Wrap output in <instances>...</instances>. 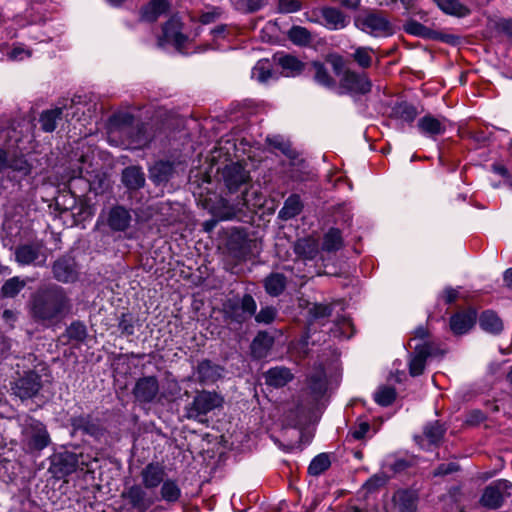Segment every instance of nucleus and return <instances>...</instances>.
<instances>
[{
	"label": "nucleus",
	"mask_w": 512,
	"mask_h": 512,
	"mask_svg": "<svg viewBox=\"0 0 512 512\" xmlns=\"http://www.w3.org/2000/svg\"><path fill=\"white\" fill-rule=\"evenodd\" d=\"M16 419L21 427V443L27 452L41 451L50 444V435L41 421L28 414H20Z\"/></svg>",
	"instance_id": "1"
},
{
	"label": "nucleus",
	"mask_w": 512,
	"mask_h": 512,
	"mask_svg": "<svg viewBox=\"0 0 512 512\" xmlns=\"http://www.w3.org/2000/svg\"><path fill=\"white\" fill-rule=\"evenodd\" d=\"M66 297L61 289L37 292L32 301V313L41 320L56 318L66 306Z\"/></svg>",
	"instance_id": "2"
},
{
	"label": "nucleus",
	"mask_w": 512,
	"mask_h": 512,
	"mask_svg": "<svg viewBox=\"0 0 512 512\" xmlns=\"http://www.w3.org/2000/svg\"><path fill=\"white\" fill-rule=\"evenodd\" d=\"M132 118L129 115L114 116L111 118L108 125V142L114 146H127L132 148H141L146 145L147 139L143 137L142 130H138L136 138L131 140L124 138L127 137L132 127L130 125Z\"/></svg>",
	"instance_id": "3"
},
{
	"label": "nucleus",
	"mask_w": 512,
	"mask_h": 512,
	"mask_svg": "<svg viewBox=\"0 0 512 512\" xmlns=\"http://www.w3.org/2000/svg\"><path fill=\"white\" fill-rule=\"evenodd\" d=\"M223 403V397L217 392L202 390L196 393L192 403L187 407V416L203 422L209 412L221 408Z\"/></svg>",
	"instance_id": "4"
},
{
	"label": "nucleus",
	"mask_w": 512,
	"mask_h": 512,
	"mask_svg": "<svg viewBox=\"0 0 512 512\" xmlns=\"http://www.w3.org/2000/svg\"><path fill=\"white\" fill-rule=\"evenodd\" d=\"M256 302L249 294L242 298L233 297L223 303V313L226 319L242 323L256 312Z\"/></svg>",
	"instance_id": "5"
},
{
	"label": "nucleus",
	"mask_w": 512,
	"mask_h": 512,
	"mask_svg": "<svg viewBox=\"0 0 512 512\" xmlns=\"http://www.w3.org/2000/svg\"><path fill=\"white\" fill-rule=\"evenodd\" d=\"M512 495V484L500 479L487 486L481 496L480 503L489 509L499 508L504 500Z\"/></svg>",
	"instance_id": "6"
},
{
	"label": "nucleus",
	"mask_w": 512,
	"mask_h": 512,
	"mask_svg": "<svg viewBox=\"0 0 512 512\" xmlns=\"http://www.w3.org/2000/svg\"><path fill=\"white\" fill-rule=\"evenodd\" d=\"M79 467V457L72 452L56 454L51 462L50 471L58 479L74 473Z\"/></svg>",
	"instance_id": "7"
},
{
	"label": "nucleus",
	"mask_w": 512,
	"mask_h": 512,
	"mask_svg": "<svg viewBox=\"0 0 512 512\" xmlns=\"http://www.w3.org/2000/svg\"><path fill=\"white\" fill-rule=\"evenodd\" d=\"M41 387L40 376L34 371H29L15 382L13 391L21 400H26L34 397Z\"/></svg>",
	"instance_id": "8"
},
{
	"label": "nucleus",
	"mask_w": 512,
	"mask_h": 512,
	"mask_svg": "<svg viewBox=\"0 0 512 512\" xmlns=\"http://www.w3.org/2000/svg\"><path fill=\"white\" fill-rule=\"evenodd\" d=\"M223 180L230 192H235L250 181L249 172L240 163L226 165L222 172Z\"/></svg>",
	"instance_id": "9"
},
{
	"label": "nucleus",
	"mask_w": 512,
	"mask_h": 512,
	"mask_svg": "<svg viewBox=\"0 0 512 512\" xmlns=\"http://www.w3.org/2000/svg\"><path fill=\"white\" fill-rule=\"evenodd\" d=\"M371 82L365 74L345 71L340 79V87L348 93L365 94L371 90Z\"/></svg>",
	"instance_id": "10"
},
{
	"label": "nucleus",
	"mask_w": 512,
	"mask_h": 512,
	"mask_svg": "<svg viewBox=\"0 0 512 512\" xmlns=\"http://www.w3.org/2000/svg\"><path fill=\"white\" fill-rule=\"evenodd\" d=\"M159 392L156 377L147 376L140 378L133 389V394L139 402L148 403L155 399Z\"/></svg>",
	"instance_id": "11"
},
{
	"label": "nucleus",
	"mask_w": 512,
	"mask_h": 512,
	"mask_svg": "<svg viewBox=\"0 0 512 512\" xmlns=\"http://www.w3.org/2000/svg\"><path fill=\"white\" fill-rule=\"evenodd\" d=\"M358 28L365 30L370 29L374 32H383L390 29L389 22L382 13L365 12L360 14L356 19Z\"/></svg>",
	"instance_id": "12"
},
{
	"label": "nucleus",
	"mask_w": 512,
	"mask_h": 512,
	"mask_svg": "<svg viewBox=\"0 0 512 512\" xmlns=\"http://www.w3.org/2000/svg\"><path fill=\"white\" fill-rule=\"evenodd\" d=\"M54 277L61 282L68 283L77 279V269L74 259L71 257H62L53 265Z\"/></svg>",
	"instance_id": "13"
},
{
	"label": "nucleus",
	"mask_w": 512,
	"mask_h": 512,
	"mask_svg": "<svg viewBox=\"0 0 512 512\" xmlns=\"http://www.w3.org/2000/svg\"><path fill=\"white\" fill-rule=\"evenodd\" d=\"M15 257L20 265L38 264L44 261L41 245L38 243L24 244L17 247Z\"/></svg>",
	"instance_id": "14"
},
{
	"label": "nucleus",
	"mask_w": 512,
	"mask_h": 512,
	"mask_svg": "<svg viewBox=\"0 0 512 512\" xmlns=\"http://www.w3.org/2000/svg\"><path fill=\"white\" fill-rule=\"evenodd\" d=\"M477 313L473 309L459 312L450 318V328L456 335L467 333L475 324Z\"/></svg>",
	"instance_id": "15"
},
{
	"label": "nucleus",
	"mask_w": 512,
	"mask_h": 512,
	"mask_svg": "<svg viewBox=\"0 0 512 512\" xmlns=\"http://www.w3.org/2000/svg\"><path fill=\"white\" fill-rule=\"evenodd\" d=\"M431 354L428 343L416 344L414 352L409 361V372L412 376H419L423 373L426 359Z\"/></svg>",
	"instance_id": "16"
},
{
	"label": "nucleus",
	"mask_w": 512,
	"mask_h": 512,
	"mask_svg": "<svg viewBox=\"0 0 512 512\" xmlns=\"http://www.w3.org/2000/svg\"><path fill=\"white\" fill-rule=\"evenodd\" d=\"M165 468L159 463L148 464L141 472L142 483L147 489L158 487L164 482Z\"/></svg>",
	"instance_id": "17"
},
{
	"label": "nucleus",
	"mask_w": 512,
	"mask_h": 512,
	"mask_svg": "<svg viewBox=\"0 0 512 512\" xmlns=\"http://www.w3.org/2000/svg\"><path fill=\"white\" fill-rule=\"evenodd\" d=\"M417 127L423 135L435 137L445 132L446 121L432 115H426L419 119Z\"/></svg>",
	"instance_id": "18"
},
{
	"label": "nucleus",
	"mask_w": 512,
	"mask_h": 512,
	"mask_svg": "<svg viewBox=\"0 0 512 512\" xmlns=\"http://www.w3.org/2000/svg\"><path fill=\"white\" fill-rule=\"evenodd\" d=\"M170 7L168 0H151L140 11V18L145 22H154Z\"/></svg>",
	"instance_id": "19"
},
{
	"label": "nucleus",
	"mask_w": 512,
	"mask_h": 512,
	"mask_svg": "<svg viewBox=\"0 0 512 512\" xmlns=\"http://www.w3.org/2000/svg\"><path fill=\"white\" fill-rule=\"evenodd\" d=\"M293 377L290 369L283 366L271 368L264 375L266 384L276 388L285 386Z\"/></svg>",
	"instance_id": "20"
},
{
	"label": "nucleus",
	"mask_w": 512,
	"mask_h": 512,
	"mask_svg": "<svg viewBox=\"0 0 512 512\" xmlns=\"http://www.w3.org/2000/svg\"><path fill=\"white\" fill-rule=\"evenodd\" d=\"M131 222V215L128 210L121 206L113 207L108 215L107 223L114 231H124Z\"/></svg>",
	"instance_id": "21"
},
{
	"label": "nucleus",
	"mask_w": 512,
	"mask_h": 512,
	"mask_svg": "<svg viewBox=\"0 0 512 512\" xmlns=\"http://www.w3.org/2000/svg\"><path fill=\"white\" fill-rule=\"evenodd\" d=\"M223 368L209 360H203L197 367L198 379L201 383H214L222 377Z\"/></svg>",
	"instance_id": "22"
},
{
	"label": "nucleus",
	"mask_w": 512,
	"mask_h": 512,
	"mask_svg": "<svg viewBox=\"0 0 512 512\" xmlns=\"http://www.w3.org/2000/svg\"><path fill=\"white\" fill-rule=\"evenodd\" d=\"M415 509L414 495L406 490L397 491L392 497V512H413Z\"/></svg>",
	"instance_id": "23"
},
{
	"label": "nucleus",
	"mask_w": 512,
	"mask_h": 512,
	"mask_svg": "<svg viewBox=\"0 0 512 512\" xmlns=\"http://www.w3.org/2000/svg\"><path fill=\"white\" fill-rule=\"evenodd\" d=\"M188 41L187 34H160L157 45L164 50H175L185 52V42Z\"/></svg>",
	"instance_id": "24"
},
{
	"label": "nucleus",
	"mask_w": 512,
	"mask_h": 512,
	"mask_svg": "<svg viewBox=\"0 0 512 512\" xmlns=\"http://www.w3.org/2000/svg\"><path fill=\"white\" fill-rule=\"evenodd\" d=\"M122 182L128 189H140L145 184V176L142 169L138 166L125 168L122 172Z\"/></svg>",
	"instance_id": "25"
},
{
	"label": "nucleus",
	"mask_w": 512,
	"mask_h": 512,
	"mask_svg": "<svg viewBox=\"0 0 512 512\" xmlns=\"http://www.w3.org/2000/svg\"><path fill=\"white\" fill-rule=\"evenodd\" d=\"M322 22L330 30L343 29L347 24L346 17L335 8H325L322 10Z\"/></svg>",
	"instance_id": "26"
},
{
	"label": "nucleus",
	"mask_w": 512,
	"mask_h": 512,
	"mask_svg": "<svg viewBox=\"0 0 512 512\" xmlns=\"http://www.w3.org/2000/svg\"><path fill=\"white\" fill-rule=\"evenodd\" d=\"M295 253L304 259H314L318 254V242L311 238H302L296 241Z\"/></svg>",
	"instance_id": "27"
},
{
	"label": "nucleus",
	"mask_w": 512,
	"mask_h": 512,
	"mask_svg": "<svg viewBox=\"0 0 512 512\" xmlns=\"http://www.w3.org/2000/svg\"><path fill=\"white\" fill-rule=\"evenodd\" d=\"M125 498L139 512H143L149 506L146 500V493L139 486H132L125 494Z\"/></svg>",
	"instance_id": "28"
},
{
	"label": "nucleus",
	"mask_w": 512,
	"mask_h": 512,
	"mask_svg": "<svg viewBox=\"0 0 512 512\" xmlns=\"http://www.w3.org/2000/svg\"><path fill=\"white\" fill-rule=\"evenodd\" d=\"M479 324L484 331L492 334H498L503 329L502 320L493 311L483 312Z\"/></svg>",
	"instance_id": "29"
},
{
	"label": "nucleus",
	"mask_w": 512,
	"mask_h": 512,
	"mask_svg": "<svg viewBox=\"0 0 512 512\" xmlns=\"http://www.w3.org/2000/svg\"><path fill=\"white\" fill-rule=\"evenodd\" d=\"M153 182L160 184L170 179L173 174V166L169 162H156L149 170Z\"/></svg>",
	"instance_id": "30"
},
{
	"label": "nucleus",
	"mask_w": 512,
	"mask_h": 512,
	"mask_svg": "<svg viewBox=\"0 0 512 512\" xmlns=\"http://www.w3.org/2000/svg\"><path fill=\"white\" fill-rule=\"evenodd\" d=\"M272 338L265 332H260L251 344V351L254 357L263 358L267 355L272 346Z\"/></svg>",
	"instance_id": "31"
},
{
	"label": "nucleus",
	"mask_w": 512,
	"mask_h": 512,
	"mask_svg": "<svg viewBox=\"0 0 512 512\" xmlns=\"http://www.w3.org/2000/svg\"><path fill=\"white\" fill-rule=\"evenodd\" d=\"M437 6L446 14L464 17L469 14V9L458 0H433Z\"/></svg>",
	"instance_id": "32"
},
{
	"label": "nucleus",
	"mask_w": 512,
	"mask_h": 512,
	"mask_svg": "<svg viewBox=\"0 0 512 512\" xmlns=\"http://www.w3.org/2000/svg\"><path fill=\"white\" fill-rule=\"evenodd\" d=\"M302 203L298 195H291L287 198L284 206L279 211V217L288 220L298 215L302 210Z\"/></svg>",
	"instance_id": "33"
},
{
	"label": "nucleus",
	"mask_w": 512,
	"mask_h": 512,
	"mask_svg": "<svg viewBox=\"0 0 512 512\" xmlns=\"http://www.w3.org/2000/svg\"><path fill=\"white\" fill-rule=\"evenodd\" d=\"M160 494L162 500L169 503H174L180 499L181 489L176 480L166 479L162 483Z\"/></svg>",
	"instance_id": "34"
},
{
	"label": "nucleus",
	"mask_w": 512,
	"mask_h": 512,
	"mask_svg": "<svg viewBox=\"0 0 512 512\" xmlns=\"http://www.w3.org/2000/svg\"><path fill=\"white\" fill-rule=\"evenodd\" d=\"M64 107H56L54 109L44 111L40 116L41 128L45 132H52L56 128V122L61 118Z\"/></svg>",
	"instance_id": "35"
},
{
	"label": "nucleus",
	"mask_w": 512,
	"mask_h": 512,
	"mask_svg": "<svg viewBox=\"0 0 512 512\" xmlns=\"http://www.w3.org/2000/svg\"><path fill=\"white\" fill-rule=\"evenodd\" d=\"M278 64L282 67L286 76H295L303 69L301 61L291 55L279 56Z\"/></svg>",
	"instance_id": "36"
},
{
	"label": "nucleus",
	"mask_w": 512,
	"mask_h": 512,
	"mask_svg": "<svg viewBox=\"0 0 512 512\" xmlns=\"http://www.w3.org/2000/svg\"><path fill=\"white\" fill-rule=\"evenodd\" d=\"M343 245L341 232L336 228H331L323 238L322 249L327 252L339 250Z\"/></svg>",
	"instance_id": "37"
},
{
	"label": "nucleus",
	"mask_w": 512,
	"mask_h": 512,
	"mask_svg": "<svg viewBox=\"0 0 512 512\" xmlns=\"http://www.w3.org/2000/svg\"><path fill=\"white\" fill-rule=\"evenodd\" d=\"M445 429L438 422L435 421L425 426L423 436L420 437L422 441L426 440L429 444H437L442 439Z\"/></svg>",
	"instance_id": "38"
},
{
	"label": "nucleus",
	"mask_w": 512,
	"mask_h": 512,
	"mask_svg": "<svg viewBox=\"0 0 512 512\" xmlns=\"http://www.w3.org/2000/svg\"><path fill=\"white\" fill-rule=\"evenodd\" d=\"M331 465L330 457L326 453H321L314 457L308 466V473L312 476H319L325 472Z\"/></svg>",
	"instance_id": "39"
},
{
	"label": "nucleus",
	"mask_w": 512,
	"mask_h": 512,
	"mask_svg": "<svg viewBox=\"0 0 512 512\" xmlns=\"http://www.w3.org/2000/svg\"><path fill=\"white\" fill-rule=\"evenodd\" d=\"M285 277L281 274H272L265 280V288L268 294L278 296L285 288Z\"/></svg>",
	"instance_id": "40"
},
{
	"label": "nucleus",
	"mask_w": 512,
	"mask_h": 512,
	"mask_svg": "<svg viewBox=\"0 0 512 512\" xmlns=\"http://www.w3.org/2000/svg\"><path fill=\"white\" fill-rule=\"evenodd\" d=\"M309 387L313 393L321 394L325 390V371L322 366H319L315 372L309 376Z\"/></svg>",
	"instance_id": "41"
},
{
	"label": "nucleus",
	"mask_w": 512,
	"mask_h": 512,
	"mask_svg": "<svg viewBox=\"0 0 512 512\" xmlns=\"http://www.w3.org/2000/svg\"><path fill=\"white\" fill-rule=\"evenodd\" d=\"M315 81L325 87H333L335 80L329 75L327 69L319 62L313 63Z\"/></svg>",
	"instance_id": "42"
},
{
	"label": "nucleus",
	"mask_w": 512,
	"mask_h": 512,
	"mask_svg": "<svg viewBox=\"0 0 512 512\" xmlns=\"http://www.w3.org/2000/svg\"><path fill=\"white\" fill-rule=\"evenodd\" d=\"M25 286V282L20 280L19 277L8 279L1 287V293L5 297L16 296Z\"/></svg>",
	"instance_id": "43"
},
{
	"label": "nucleus",
	"mask_w": 512,
	"mask_h": 512,
	"mask_svg": "<svg viewBox=\"0 0 512 512\" xmlns=\"http://www.w3.org/2000/svg\"><path fill=\"white\" fill-rule=\"evenodd\" d=\"M396 397V391L393 387L382 386L374 394L375 401L381 406L390 405Z\"/></svg>",
	"instance_id": "44"
},
{
	"label": "nucleus",
	"mask_w": 512,
	"mask_h": 512,
	"mask_svg": "<svg viewBox=\"0 0 512 512\" xmlns=\"http://www.w3.org/2000/svg\"><path fill=\"white\" fill-rule=\"evenodd\" d=\"M394 112L399 119L408 123L413 122L418 114L416 108L408 103L398 104Z\"/></svg>",
	"instance_id": "45"
},
{
	"label": "nucleus",
	"mask_w": 512,
	"mask_h": 512,
	"mask_svg": "<svg viewBox=\"0 0 512 512\" xmlns=\"http://www.w3.org/2000/svg\"><path fill=\"white\" fill-rule=\"evenodd\" d=\"M67 336L71 340L82 342L87 336V330L84 324L73 322L66 330Z\"/></svg>",
	"instance_id": "46"
},
{
	"label": "nucleus",
	"mask_w": 512,
	"mask_h": 512,
	"mask_svg": "<svg viewBox=\"0 0 512 512\" xmlns=\"http://www.w3.org/2000/svg\"><path fill=\"white\" fill-rule=\"evenodd\" d=\"M252 77L259 82H266L271 77V71L267 61H259L252 70Z\"/></svg>",
	"instance_id": "47"
},
{
	"label": "nucleus",
	"mask_w": 512,
	"mask_h": 512,
	"mask_svg": "<svg viewBox=\"0 0 512 512\" xmlns=\"http://www.w3.org/2000/svg\"><path fill=\"white\" fill-rule=\"evenodd\" d=\"M423 39L427 40H437L441 42H445L451 45H457L460 42L459 34H417Z\"/></svg>",
	"instance_id": "48"
},
{
	"label": "nucleus",
	"mask_w": 512,
	"mask_h": 512,
	"mask_svg": "<svg viewBox=\"0 0 512 512\" xmlns=\"http://www.w3.org/2000/svg\"><path fill=\"white\" fill-rule=\"evenodd\" d=\"M119 329L123 334H134V319L130 313H123L119 319Z\"/></svg>",
	"instance_id": "49"
},
{
	"label": "nucleus",
	"mask_w": 512,
	"mask_h": 512,
	"mask_svg": "<svg viewBox=\"0 0 512 512\" xmlns=\"http://www.w3.org/2000/svg\"><path fill=\"white\" fill-rule=\"evenodd\" d=\"M263 6L262 0H237L236 7L242 12H255Z\"/></svg>",
	"instance_id": "50"
},
{
	"label": "nucleus",
	"mask_w": 512,
	"mask_h": 512,
	"mask_svg": "<svg viewBox=\"0 0 512 512\" xmlns=\"http://www.w3.org/2000/svg\"><path fill=\"white\" fill-rule=\"evenodd\" d=\"M355 61L363 68H367L371 65V50L367 48H358L354 53Z\"/></svg>",
	"instance_id": "51"
},
{
	"label": "nucleus",
	"mask_w": 512,
	"mask_h": 512,
	"mask_svg": "<svg viewBox=\"0 0 512 512\" xmlns=\"http://www.w3.org/2000/svg\"><path fill=\"white\" fill-rule=\"evenodd\" d=\"M14 171L21 172L26 175L30 172V165L23 157L14 158L11 161H8V167Z\"/></svg>",
	"instance_id": "52"
},
{
	"label": "nucleus",
	"mask_w": 512,
	"mask_h": 512,
	"mask_svg": "<svg viewBox=\"0 0 512 512\" xmlns=\"http://www.w3.org/2000/svg\"><path fill=\"white\" fill-rule=\"evenodd\" d=\"M183 29L182 18L178 15H172L163 27V32H180Z\"/></svg>",
	"instance_id": "53"
},
{
	"label": "nucleus",
	"mask_w": 512,
	"mask_h": 512,
	"mask_svg": "<svg viewBox=\"0 0 512 512\" xmlns=\"http://www.w3.org/2000/svg\"><path fill=\"white\" fill-rule=\"evenodd\" d=\"M275 316L276 310L273 307H265L259 311L255 318L257 322L269 324L275 319Z\"/></svg>",
	"instance_id": "54"
},
{
	"label": "nucleus",
	"mask_w": 512,
	"mask_h": 512,
	"mask_svg": "<svg viewBox=\"0 0 512 512\" xmlns=\"http://www.w3.org/2000/svg\"><path fill=\"white\" fill-rule=\"evenodd\" d=\"M331 311V306L326 304H314L312 308H310V313L315 319L328 317Z\"/></svg>",
	"instance_id": "55"
},
{
	"label": "nucleus",
	"mask_w": 512,
	"mask_h": 512,
	"mask_svg": "<svg viewBox=\"0 0 512 512\" xmlns=\"http://www.w3.org/2000/svg\"><path fill=\"white\" fill-rule=\"evenodd\" d=\"M327 62H329L333 68V71L336 75H340L345 67V62L343 58L338 54H329L327 56Z\"/></svg>",
	"instance_id": "56"
},
{
	"label": "nucleus",
	"mask_w": 512,
	"mask_h": 512,
	"mask_svg": "<svg viewBox=\"0 0 512 512\" xmlns=\"http://www.w3.org/2000/svg\"><path fill=\"white\" fill-rule=\"evenodd\" d=\"M31 52L25 49L22 45H15L10 52L8 53V57L11 60H23L25 58L30 57Z\"/></svg>",
	"instance_id": "57"
},
{
	"label": "nucleus",
	"mask_w": 512,
	"mask_h": 512,
	"mask_svg": "<svg viewBox=\"0 0 512 512\" xmlns=\"http://www.w3.org/2000/svg\"><path fill=\"white\" fill-rule=\"evenodd\" d=\"M299 0H279V9L285 13H292L300 10Z\"/></svg>",
	"instance_id": "58"
},
{
	"label": "nucleus",
	"mask_w": 512,
	"mask_h": 512,
	"mask_svg": "<svg viewBox=\"0 0 512 512\" xmlns=\"http://www.w3.org/2000/svg\"><path fill=\"white\" fill-rule=\"evenodd\" d=\"M289 38L299 46H308L312 42V34H289Z\"/></svg>",
	"instance_id": "59"
},
{
	"label": "nucleus",
	"mask_w": 512,
	"mask_h": 512,
	"mask_svg": "<svg viewBox=\"0 0 512 512\" xmlns=\"http://www.w3.org/2000/svg\"><path fill=\"white\" fill-rule=\"evenodd\" d=\"M492 28H494L496 32L512 33V19H498L494 21V26Z\"/></svg>",
	"instance_id": "60"
},
{
	"label": "nucleus",
	"mask_w": 512,
	"mask_h": 512,
	"mask_svg": "<svg viewBox=\"0 0 512 512\" xmlns=\"http://www.w3.org/2000/svg\"><path fill=\"white\" fill-rule=\"evenodd\" d=\"M404 31L407 32V33H410V32H431L430 29L428 28H425L422 24L414 21V20H409L405 26H404Z\"/></svg>",
	"instance_id": "61"
},
{
	"label": "nucleus",
	"mask_w": 512,
	"mask_h": 512,
	"mask_svg": "<svg viewBox=\"0 0 512 512\" xmlns=\"http://www.w3.org/2000/svg\"><path fill=\"white\" fill-rule=\"evenodd\" d=\"M370 426L367 422H361L356 428L351 431V435L355 439H362L369 431Z\"/></svg>",
	"instance_id": "62"
},
{
	"label": "nucleus",
	"mask_w": 512,
	"mask_h": 512,
	"mask_svg": "<svg viewBox=\"0 0 512 512\" xmlns=\"http://www.w3.org/2000/svg\"><path fill=\"white\" fill-rule=\"evenodd\" d=\"M458 470V466L455 463L441 464L434 471V475H446Z\"/></svg>",
	"instance_id": "63"
},
{
	"label": "nucleus",
	"mask_w": 512,
	"mask_h": 512,
	"mask_svg": "<svg viewBox=\"0 0 512 512\" xmlns=\"http://www.w3.org/2000/svg\"><path fill=\"white\" fill-rule=\"evenodd\" d=\"M386 482V478L384 476H379V475H375L373 477H371L365 484V486L371 490V489H374L376 487H379V486H382L383 484H385Z\"/></svg>",
	"instance_id": "64"
}]
</instances>
